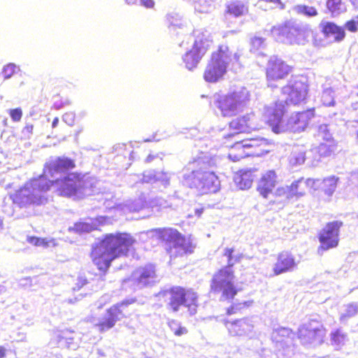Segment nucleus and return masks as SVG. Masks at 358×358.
<instances>
[{"label": "nucleus", "instance_id": "obj_1", "mask_svg": "<svg viewBox=\"0 0 358 358\" xmlns=\"http://www.w3.org/2000/svg\"><path fill=\"white\" fill-rule=\"evenodd\" d=\"M135 243L136 239L129 233L117 231L106 234L92 245L90 257L97 270L106 274L112 262L127 257Z\"/></svg>", "mask_w": 358, "mask_h": 358}, {"label": "nucleus", "instance_id": "obj_2", "mask_svg": "<svg viewBox=\"0 0 358 358\" xmlns=\"http://www.w3.org/2000/svg\"><path fill=\"white\" fill-rule=\"evenodd\" d=\"M233 248H227L224 256L227 259V264L219 268L213 275L210 280V291L213 294H220L222 301H231L239 292L234 282L235 273L232 268L234 266Z\"/></svg>", "mask_w": 358, "mask_h": 358}, {"label": "nucleus", "instance_id": "obj_3", "mask_svg": "<svg viewBox=\"0 0 358 358\" xmlns=\"http://www.w3.org/2000/svg\"><path fill=\"white\" fill-rule=\"evenodd\" d=\"M232 52L227 44H220L213 51L203 73V78L209 83H217L226 75L231 60Z\"/></svg>", "mask_w": 358, "mask_h": 358}, {"label": "nucleus", "instance_id": "obj_4", "mask_svg": "<svg viewBox=\"0 0 358 358\" xmlns=\"http://www.w3.org/2000/svg\"><path fill=\"white\" fill-rule=\"evenodd\" d=\"M53 183L54 181L44 176H39L31 180L29 185L17 190L11 196V199L14 203L21 208L40 204L42 199L41 194L49 190Z\"/></svg>", "mask_w": 358, "mask_h": 358}, {"label": "nucleus", "instance_id": "obj_5", "mask_svg": "<svg viewBox=\"0 0 358 358\" xmlns=\"http://www.w3.org/2000/svg\"><path fill=\"white\" fill-rule=\"evenodd\" d=\"M164 295L168 296L167 307L171 312L177 313L183 306L191 315L196 314L199 307V295L193 288L173 286L165 290Z\"/></svg>", "mask_w": 358, "mask_h": 358}, {"label": "nucleus", "instance_id": "obj_6", "mask_svg": "<svg viewBox=\"0 0 358 358\" xmlns=\"http://www.w3.org/2000/svg\"><path fill=\"white\" fill-rule=\"evenodd\" d=\"M271 34L275 41L289 45H304L308 41L309 38L308 29L289 21L273 26L271 29Z\"/></svg>", "mask_w": 358, "mask_h": 358}, {"label": "nucleus", "instance_id": "obj_7", "mask_svg": "<svg viewBox=\"0 0 358 358\" xmlns=\"http://www.w3.org/2000/svg\"><path fill=\"white\" fill-rule=\"evenodd\" d=\"M94 183L91 177L85 173L73 172L61 180L60 194L68 197L81 198L91 190Z\"/></svg>", "mask_w": 358, "mask_h": 358}, {"label": "nucleus", "instance_id": "obj_8", "mask_svg": "<svg viewBox=\"0 0 358 358\" xmlns=\"http://www.w3.org/2000/svg\"><path fill=\"white\" fill-rule=\"evenodd\" d=\"M157 233L161 238L169 243L167 252L171 257L176 258L192 254L195 245L189 238L182 236L178 230L173 229H159Z\"/></svg>", "mask_w": 358, "mask_h": 358}, {"label": "nucleus", "instance_id": "obj_9", "mask_svg": "<svg viewBox=\"0 0 358 358\" xmlns=\"http://www.w3.org/2000/svg\"><path fill=\"white\" fill-rule=\"evenodd\" d=\"M308 93V79L303 74L294 76L281 88V94L285 97L284 101L287 106H299L305 103Z\"/></svg>", "mask_w": 358, "mask_h": 358}, {"label": "nucleus", "instance_id": "obj_10", "mask_svg": "<svg viewBox=\"0 0 358 358\" xmlns=\"http://www.w3.org/2000/svg\"><path fill=\"white\" fill-rule=\"evenodd\" d=\"M185 186L196 189L201 194L216 192L219 189L217 176L211 171H192L183 176Z\"/></svg>", "mask_w": 358, "mask_h": 358}, {"label": "nucleus", "instance_id": "obj_11", "mask_svg": "<svg viewBox=\"0 0 358 358\" xmlns=\"http://www.w3.org/2000/svg\"><path fill=\"white\" fill-rule=\"evenodd\" d=\"M248 99V93L245 96H243L241 92L234 91L225 94H217L213 104L222 117H229L238 114Z\"/></svg>", "mask_w": 358, "mask_h": 358}, {"label": "nucleus", "instance_id": "obj_12", "mask_svg": "<svg viewBox=\"0 0 358 358\" xmlns=\"http://www.w3.org/2000/svg\"><path fill=\"white\" fill-rule=\"evenodd\" d=\"M294 71V66L278 55L271 56L265 68V78L268 86L276 87V83L285 80Z\"/></svg>", "mask_w": 358, "mask_h": 358}, {"label": "nucleus", "instance_id": "obj_13", "mask_svg": "<svg viewBox=\"0 0 358 358\" xmlns=\"http://www.w3.org/2000/svg\"><path fill=\"white\" fill-rule=\"evenodd\" d=\"M135 302V299L124 300L110 306L106 310L104 317L100 320L95 327L99 333H104L113 328L118 321L127 317L130 313L127 308L129 305Z\"/></svg>", "mask_w": 358, "mask_h": 358}, {"label": "nucleus", "instance_id": "obj_14", "mask_svg": "<svg viewBox=\"0 0 358 358\" xmlns=\"http://www.w3.org/2000/svg\"><path fill=\"white\" fill-rule=\"evenodd\" d=\"M229 127L232 131L223 136L224 143L229 141L235 136L241 134H250L259 129V123L254 113H248L232 119L229 122Z\"/></svg>", "mask_w": 358, "mask_h": 358}, {"label": "nucleus", "instance_id": "obj_15", "mask_svg": "<svg viewBox=\"0 0 358 358\" xmlns=\"http://www.w3.org/2000/svg\"><path fill=\"white\" fill-rule=\"evenodd\" d=\"M213 41L206 36L198 37L194 42L192 48L183 56L182 61L185 67L192 71L196 69L201 59L210 50Z\"/></svg>", "mask_w": 358, "mask_h": 358}, {"label": "nucleus", "instance_id": "obj_16", "mask_svg": "<svg viewBox=\"0 0 358 358\" xmlns=\"http://www.w3.org/2000/svg\"><path fill=\"white\" fill-rule=\"evenodd\" d=\"M343 223L341 221L335 220L327 222L318 234V240L320 245L319 250L326 251L335 248L339 243L340 229Z\"/></svg>", "mask_w": 358, "mask_h": 358}, {"label": "nucleus", "instance_id": "obj_17", "mask_svg": "<svg viewBox=\"0 0 358 358\" xmlns=\"http://www.w3.org/2000/svg\"><path fill=\"white\" fill-rule=\"evenodd\" d=\"M285 101H276L273 103L264 107V116L267 124L273 132L278 134L281 131L282 117L286 112Z\"/></svg>", "mask_w": 358, "mask_h": 358}, {"label": "nucleus", "instance_id": "obj_18", "mask_svg": "<svg viewBox=\"0 0 358 358\" xmlns=\"http://www.w3.org/2000/svg\"><path fill=\"white\" fill-rule=\"evenodd\" d=\"M326 331V329L322 325L316 328L303 325L298 329L297 337L303 345H321L324 343Z\"/></svg>", "mask_w": 358, "mask_h": 358}, {"label": "nucleus", "instance_id": "obj_19", "mask_svg": "<svg viewBox=\"0 0 358 358\" xmlns=\"http://www.w3.org/2000/svg\"><path fill=\"white\" fill-rule=\"evenodd\" d=\"M76 167L75 161L66 157H58L46 162L44 166L43 174L45 178L48 176L65 173Z\"/></svg>", "mask_w": 358, "mask_h": 358}, {"label": "nucleus", "instance_id": "obj_20", "mask_svg": "<svg viewBox=\"0 0 358 358\" xmlns=\"http://www.w3.org/2000/svg\"><path fill=\"white\" fill-rule=\"evenodd\" d=\"M279 182L278 176L275 170H268L260 177L257 185V191L266 199L273 192Z\"/></svg>", "mask_w": 358, "mask_h": 358}, {"label": "nucleus", "instance_id": "obj_21", "mask_svg": "<svg viewBox=\"0 0 358 358\" xmlns=\"http://www.w3.org/2000/svg\"><path fill=\"white\" fill-rule=\"evenodd\" d=\"M296 266L294 256L288 251H282L278 254L276 262L273 267L274 275L292 271Z\"/></svg>", "mask_w": 358, "mask_h": 358}, {"label": "nucleus", "instance_id": "obj_22", "mask_svg": "<svg viewBox=\"0 0 358 358\" xmlns=\"http://www.w3.org/2000/svg\"><path fill=\"white\" fill-rule=\"evenodd\" d=\"M315 117V108H309L292 115L289 124L294 132L303 131L307 128L310 120Z\"/></svg>", "mask_w": 358, "mask_h": 358}, {"label": "nucleus", "instance_id": "obj_23", "mask_svg": "<svg viewBox=\"0 0 358 358\" xmlns=\"http://www.w3.org/2000/svg\"><path fill=\"white\" fill-rule=\"evenodd\" d=\"M250 157H261L271 150L273 143L264 138H245Z\"/></svg>", "mask_w": 358, "mask_h": 358}, {"label": "nucleus", "instance_id": "obj_24", "mask_svg": "<svg viewBox=\"0 0 358 358\" xmlns=\"http://www.w3.org/2000/svg\"><path fill=\"white\" fill-rule=\"evenodd\" d=\"M315 183V180L304 179L303 178L294 181L290 185L287 187L284 192L286 198L300 197L304 196L309 187Z\"/></svg>", "mask_w": 358, "mask_h": 358}, {"label": "nucleus", "instance_id": "obj_25", "mask_svg": "<svg viewBox=\"0 0 358 358\" xmlns=\"http://www.w3.org/2000/svg\"><path fill=\"white\" fill-rule=\"evenodd\" d=\"M321 32L324 37L333 36L335 42H341L345 37V32L343 27L338 26L335 22L325 21L320 24Z\"/></svg>", "mask_w": 358, "mask_h": 358}, {"label": "nucleus", "instance_id": "obj_26", "mask_svg": "<svg viewBox=\"0 0 358 358\" xmlns=\"http://www.w3.org/2000/svg\"><path fill=\"white\" fill-rule=\"evenodd\" d=\"M227 157L232 162H238L242 159L250 157L245 139L232 144L229 147Z\"/></svg>", "mask_w": 358, "mask_h": 358}, {"label": "nucleus", "instance_id": "obj_27", "mask_svg": "<svg viewBox=\"0 0 358 358\" xmlns=\"http://www.w3.org/2000/svg\"><path fill=\"white\" fill-rule=\"evenodd\" d=\"M258 169L256 168L241 169L236 173L235 180L241 189H248L251 187L255 178V173Z\"/></svg>", "mask_w": 358, "mask_h": 358}, {"label": "nucleus", "instance_id": "obj_28", "mask_svg": "<svg viewBox=\"0 0 358 358\" xmlns=\"http://www.w3.org/2000/svg\"><path fill=\"white\" fill-rule=\"evenodd\" d=\"M223 323L227 328L229 333L233 336H242L250 327L246 318L238 319L234 321L223 320Z\"/></svg>", "mask_w": 358, "mask_h": 358}, {"label": "nucleus", "instance_id": "obj_29", "mask_svg": "<svg viewBox=\"0 0 358 358\" xmlns=\"http://www.w3.org/2000/svg\"><path fill=\"white\" fill-rule=\"evenodd\" d=\"M338 178L335 176H329L324 178L321 181L319 180H315L319 183V189L324 199L329 201L335 192Z\"/></svg>", "mask_w": 358, "mask_h": 358}, {"label": "nucleus", "instance_id": "obj_30", "mask_svg": "<svg viewBox=\"0 0 358 358\" xmlns=\"http://www.w3.org/2000/svg\"><path fill=\"white\" fill-rule=\"evenodd\" d=\"M226 13L238 17L248 12V2L244 0H231L226 5Z\"/></svg>", "mask_w": 358, "mask_h": 358}, {"label": "nucleus", "instance_id": "obj_31", "mask_svg": "<svg viewBox=\"0 0 358 358\" xmlns=\"http://www.w3.org/2000/svg\"><path fill=\"white\" fill-rule=\"evenodd\" d=\"M156 277L155 266L146 265L138 271L136 282L138 285H148Z\"/></svg>", "mask_w": 358, "mask_h": 358}, {"label": "nucleus", "instance_id": "obj_32", "mask_svg": "<svg viewBox=\"0 0 358 358\" xmlns=\"http://www.w3.org/2000/svg\"><path fill=\"white\" fill-rule=\"evenodd\" d=\"M306 160L305 152L299 148L293 150L289 156V162L294 166L300 165Z\"/></svg>", "mask_w": 358, "mask_h": 358}, {"label": "nucleus", "instance_id": "obj_33", "mask_svg": "<svg viewBox=\"0 0 358 358\" xmlns=\"http://www.w3.org/2000/svg\"><path fill=\"white\" fill-rule=\"evenodd\" d=\"M342 0H327L326 6L331 16H335L343 12Z\"/></svg>", "mask_w": 358, "mask_h": 358}, {"label": "nucleus", "instance_id": "obj_34", "mask_svg": "<svg viewBox=\"0 0 358 358\" xmlns=\"http://www.w3.org/2000/svg\"><path fill=\"white\" fill-rule=\"evenodd\" d=\"M250 51L257 52L266 47V39L259 36H254L250 40Z\"/></svg>", "mask_w": 358, "mask_h": 358}, {"label": "nucleus", "instance_id": "obj_35", "mask_svg": "<svg viewBox=\"0 0 358 358\" xmlns=\"http://www.w3.org/2000/svg\"><path fill=\"white\" fill-rule=\"evenodd\" d=\"M213 0H196L194 2V9L199 13H207L213 6Z\"/></svg>", "mask_w": 358, "mask_h": 358}, {"label": "nucleus", "instance_id": "obj_36", "mask_svg": "<svg viewBox=\"0 0 358 358\" xmlns=\"http://www.w3.org/2000/svg\"><path fill=\"white\" fill-rule=\"evenodd\" d=\"M346 338V334L343 333L341 329H336L330 334V339L332 345H343Z\"/></svg>", "mask_w": 358, "mask_h": 358}, {"label": "nucleus", "instance_id": "obj_37", "mask_svg": "<svg viewBox=\"0 0 358 358\" xmlns=\"http://www.w3.org/2000/svg\"><path fill=\"white\" fill-rule=\"evenodd\" d=\"M169 327L176 336H181L188 333L187 329L178 323L176 320H172L169 322Z\"/></svg>", "mask_w": 358, "mask_h": 358}, {"label": "nucleus", "instance_id": "obj_38", "mask_svg": "<svg viewBox=\"0 0 358 358\" xmlns=\"http://www.w3.org/2000/svg\"><path fill=\"white\" fill-rule=\"evenodd\" d=\"M27 242L34 246L48 247L49 245V241L45 238H40L36 236H28Z\"/></svg>", "mask_w": 358, "mask_h": 358}, {"label": "nucleus", "instance_id": "obj_39", "mask_svg": "<svg viewBox=\"0 0 358 358\" xmlns=\"http://www.w3.org/2000/svg\"><path fill=\"white\" fill-rule=\"evenodd\" d=\"M246 305V302L232 303L226 310V314L227 315H236L241 313V310Z\"/></svg>", "mask_w": 358, "mask_h": 358}, {"label": "nucleus", "instance_id": "obj_40", "mask_svg": "<svg viewBox=\"0 0 358 358\" xmlns=\"http://www.w3.org/2000/svg\"><path fill=\"white\" fill-rule=\"evenodd\" d=\"M358 312V308L357 305L350 304L348 306L346 313L341 315L340 320H344L347 317H350L356 315Z\"/></svg>", "mask_w": 358, "mask_h": 358}, {"label": "nucleus", "instance_id": "obj_41", "mask_svg": "<svg viewBox=\"0 0 358 358\" xmlns=\"http://www.w3.org/2000/svg\"><path fill=\"white\" fill-rule=\"evenodd\" d=\"M317 150L320 156H327L332 152L331 145L327 143H320L317 147Z\"/></svg>", "mask_w": 358, "mask_h": 358}, {"label": "nucleus", "instance_id": "obj_42", "mask_svg": "<svg viewBox=\"0 0 358 358\" xmlns=\"http://www.w3.org/2000/svg\"><path fill=\"white\" fill-rule=\"evenodd\" d=\"M16 71V66L13 64H8L6 65L2 71V73L5 78H10Z\"/></svg>", "mask_w": 358, "mask_h": 358}, {"label": "nucleus", "instance_id": "obj_43", "mask_svg": "<svg viewBox=\"0 0 358 358\" xmlns=\"http://www.w3.org/2000/svg\"><path fill=\"white\" fill-rule=\"evenodd\" d=\"M10 118L13 122L20 121L22 117V110L20 108L10 109L8 112Z\"/></svg>", "mask_w": 358, "mask_h": 358}, {"label": "nucleus", "instance_id": "obj_44", "mask_svg": "<svg viewBox=\"0 0 358 358\" xmlns=\"http://www.w3.org/2000/svg\"><path fill=\"white\" fill-rule=\"evenodd\" d=\"M299 10L301 13L309 17L316 16L317 15V9L312 6H302L300 7Z\"/></svg>", "mask_w": 358, "mask_h": 358}, {"label": "nucleus", "instance_id": "obj_45", "mask_svg": "<svg viewBox=\"0 0 358 358\" xmlns=\"http://www.w3.org/2000/svg\"><path fill=\"white\" fill-rule=\"evenodd\" d=\"M34 124L31 123H27L22 128L21 133L24 138H29L34 132Z\"/></svg>", "mask_w": 358, "mask_h": 358}, {"label": "nucleus", "instance_id": "obj_46", "mask_svg": "<svg viewBox=\"0 0 358 358\" xmlns=\"http://www.w3.org/2000/svg\"><path fill=\"white\" fill-rule=\"evenodd\" d=\"M345 27L350 32H356L358 30V21L348 20L345 23Z\"/></svg>", "mask_w": 358, "mask_h": 358}, {"label": "nucleus", "instance_id": "obj_47", "mask_svg": "<svg viewBox=\"0 0 358 358\" xmlns=\"http://www.w3.org/2000/svg\"><path fill=\"white\" fill-rule=\"evenodd\" d=\"M259 2H264L266 3L273 4L278 6L280 8L282 9L285 7L282 0H259Z\"/></svg>", "mask_w": 358, "mask_h": 358}, {"label": "nucleus", "instance_id": "obj_48", "mask_svg": "<svg viewBox=\"0 0 358 358\" xmlns=\"http://www.w3.org/2000/svg\"><path fill=\"white\" fill-rule=\"evenodd\" d=\"M141 4L146 8H153L155 6L154 0H141Z\"/></svg>", "mask_w": 358, "mask_h": 358}, {"label": "nucleus", "instance_id": "obj_49", "mask_svg": "<svg viewBox=\"0 0 358 358\" xmlns=\"http://www.w3.org/2000/svg\"><path fill=\"white\" fill-rule=\"evenodd\" d=\"M76 229L77 231H88V227L89 225L85 223H78L75 225Z\"/></svg>", "mask_w": 358, "mask_h": 358}, {"label": "nucleus", "instance_id": "obj_50", "mask_svg": "<svg viewBox=\"0 0 358 358\" xmlns=\"http://www.w3.org/2000/svg\"><path fill=\"white\" fill-rule=\"evenodd\" d=\"M66 103H67V101H61L60 103L54 102V106L56 108L59 109V108H62V106H64Z\"/></svg>", "mask_w": 358, "mask_h": 358}, {"label": "nucleus", "instance_id": "obj_51", "mask_svg": "<svg viewBox=\"0 0 358 358\" xmlns=\"http://www.w3.org/2000/svg\"><path fill=\"white\" fill-rule=\"evenodd\" d=\"M6 355V350L4 347L0 345V358H4Z\"/></svg>", "mask_w": 358, "mask_h": 358}, {"label": "nucleus", "instance_id": "obj_52", "mask_svg": "<svg viewBox=\"0 0 358 358\" xmlns=\"http://www.w3.org/2000/svg\"><path fill=\"white\" fill-rule=\"evenodd\" d=\"M78 281H79V285L80 287H82L85 285H87L88 282L85 278H79Z\"/></svg>", "mask_w": 358, "mask_h": 358}, {"label": "nucleus", "instance_id": "obj_53", "mask_svg": "<svg viewBox=\"0 0 358 358\" xmlns=\"http://www.w3.org/2000/svg\"><path fill=\"white\" fill-rule=\"evenodd\" d=\"M59 123V118L57 117H55L52 122V127L55 128Z\"/></svg>", "mask_w": 358, "mask_h": 358}, {"label": "nucleus", "instance_id": "obj_54", "mask_svg": "<svg viewBox=\"0 0 358 358\" xmlns=\"http://www.w3.org/2000/svg\"><path fill=\"white\" fill-rule=\"evenodd\" d=\"M154 158H155V156L150 155H148V156L147 157V158H146V159H145V162H151Z\"/></svg>", "mask_w": 358, "mask_h": 358}, {"label": "nucleus", "instance_id": "obj_55", "mask_svg": "<svg viewBox=\"0 0 358 358\" xmlns=\"http://www.w3.org/2000/svg\"><path fill=\"white\" fill-rule=\"evenodd\" d=\"M203 208L197 209V210H196V214L198 216H200L201 215V213H203Z\"/></svg>", "mask_w": 358, "mask_h": 358}, {"label": "nucleus", "instance_id": "obj_56", "mask_svg": "<svg viewBox=\"0 0 358 358\" xmlns=\"http://www.w3.org/2000/svg\"><path fill=\"white\" fill-rule=\"evenodd\" d=\"M136 1V0H125V2L127 3V4H132V3H134Z\"/></svg>", "mask_w": 358, "mask_h": 358}, {"label": "nucleus", "instance_id": "obj_57", "mask_svg": "<svg viewBox=\"0 0 358 358\" xmlns=\"http://www.w3.org/2000/svg\"><path fill=\"white\" fill-rule=\"evenodd\" d=\"M358 122V121H357ZM356 140H357V142L358 143V130L356 131Z\"/></svg>", "mask_w": 358, "mask_h": 358}, {"label": "nucleus", "instance_id": "obj_58", "mask_svg": "<svg viewBox=\"0 0 358 358\" xmlns=\"http://www.w3.org/2000/svg\"><path fill=\"white\" fill-rule=\"evenodd\" d=\"M357 87H358V85H357Z\"/></svg>", "mask_w": 358, "mask_h": 358}]
</instances>
